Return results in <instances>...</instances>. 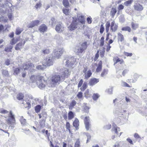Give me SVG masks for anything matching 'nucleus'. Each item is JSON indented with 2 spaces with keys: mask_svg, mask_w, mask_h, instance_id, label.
I'll return each instance as SVG.
<instances>
[{
  "mask_svg": "<svg viewBox=\"0 0 147 147\" xmlns=\"http://www.w3.org/2000/svg\"><path fill=\"white\" fill-rule=\"evenodd\" d=\"M58 70L59 73L53 75L51 78V80H49L47 85L49 87H53L57 84H59L60 81V76L59 74H61V77L67 78L70 75V71L67 68H59Z\"/></svg>",
  "mask_w": 147,
  "mask_h": 147,
  "instance_id": "f257e3e1",
  "label": "nucleus"
},
{
  "mask_svg": "<svg viewBox=\"0 0 147 147\" xmlns=\"http://www.w3.org/2000/svg\"><path fill=\"white\" fill-rule=\"evenodd\" d=\"M25 102L22 103L24 104V107L26 108L30 107L31 104L32 105H35L36 102V100L34 99L32 96L31 95H29L28 96H26L25 97Z\"/></svg>",
  "mask_w": 147,
  "mask_h": 147,
  "instance_id": "f03ea898",
  "label": "nucleus"
},
{
  "mask_svg": "<svg viewBox=\"0 0 147 147\" xmlns=\"http://www.w3.org/2000/svg\"><path fill=\"white\" fill-rule=\"evenodd\" d=\"M33 67H34L33 64L30 62L27 63L23 66L22 69L21 68L20 69L19 68L15 69L14 70V74L18 75L21 71V70L23 71L28 69H29V70H30Z\"/></svg>",
  "mask_w": 147,
  "mask_h": 147,
  "instance_id": "7ed1b4c3",
  "label": "nucleus"
},
{
  "mask_svg": "<svg viewBox=\"0 0 147 147\" xmlns=\"http://www.w3.org/2000/svg\"><path fill=\"white\" fill-rule=\"evenodd\" d=\"M76 59L74 57H69L64 60V62H65L66 65L68 67H72L76 61Z\"/></svg>",
  "mask_w": 147,
  "mask_h": 147,
  "instance_id": "20e7f679",
  "label": "nucleus"
},
{
  "mask_svg": "<svg viewBox=\"0 0 147 147\" xmlns=\"http://www.w3.org/2000/svg\"><path fill=\"white\" fill-rule=\"evenodd\" d=\"M73 19L72 22L68 27V29L71 31L74 30L77 28L78 24V19L76 17H73Z\"/></svg>",
  "mask_w": 147,
  "mask_h": 147,
  "instance_id": "39448f33",
  "label": "nucleus"
},
{
  "mask_svg": "<svg viewBox=\"0 0 147 147\" xmlns=\"http://www.w3.org/2000/svg\"><path fill=\"white\" fill-rule=\"evenodd\" d=\"M36 83L40 89H43L45 87L47 82L45 80L44 77L42 76V78L41 79L40 78L38 80Z\"/></svg>",
  "mask_w": 147,
  "mask_h": 147,
  "instance_id": "423d86ee",
  "label": "nucleus"
},
{
  "mask_svg": "<svg viewBox=\"0 0 147 147\" xmlns=\"http://www.w3.org/2000/svg\"><path fill=\"white\" fill-rule=\"evenodd\" d=\"M8 116L6 117V121L8 124H11L15 121L14 116L12 112L10 111L9 114Z\"/></svg>",
  "mask_w": 147,
  "mask_h": 147,
  "instance_id": "0eeeda50",
  "label": "nucleus"
},
{
  "mask_svg": "<svg viewBox=\"0 0 147 147\" xmlns=\"http://www.w3.org/2000/svg\"><path fill=\"white\" fill-rule=\"evenodd\" d=\"M11 0H0V7L7 8L12 6V4L9 2Z\"/></svg>",
  "mask_w": 147,
  "mask_h": 147,
  "instance_id": "6e6552de",
  "label": "nucleus"
},
{
  "mask_svg": "<svg viewBox=\"0 0 147 147\" xmlns=\"http://www.w3.org/2000/svg\"><path fill=\"white\" fill-rule=\"evenodd\" d=\"M86 44V42H84L80 47H77L76 53L78 54L82 53L87 47Z\"/></svg>",
  "mask_w": 147,
  "mask_h": 147,
  "instance_id": "1a4fd4ad",
  "label": "nucleus"
},
{
  "mask_svg": "<svg viewBox=\"0 0 147 147\" xmlns=\"http://www.w3.org/2000/svg\"><path fill=\"white\" fill-rule=\"evenodd\" d=\"M54 59L53 57H47L43 61V65L45 66H49L53 64Z\"/></svg>",
  "mask_w": 147,
  "mask_h": 147,
  "instance_id": "9d476101",
  "label": "nucleus"
},
{
  "mask_svg": "<svg viewBox=\"0 0 147 147\" xmlns=\"http://www.w3.org/2000/svg\"><path fill=\"white\" fill-rule=\"evenodd\" d=\"M64 51V49L62 48H60L58 49L55 51L54 56L55 58H59Z\"/></svg>",
  "mask_w": 147,
  "mask_h": 147,
  "instance_id": "9b49d317",
  "label": "nucleus"
},
{
  "mask_svg": "<svg viewBox=\"0 0 147 147\" xmlns=\"http://www.w3.org/2000/svg\"><path fill=\"white\" fill-rule=\"evenodd\" d=\"M55 30L57 32L60 33L64 30V28L62 23H59L56 25Z\"/></svg>",
  "mask_w": 147,
  "mask_h": 147,
  "instance_id": "f8f14e48",
  "label": "nucleus"
},
{
  "mask_svg": "<svg viewBox=\"0 0 147 147\" xmlns=\"http://www.w3.org/2000/svg\"><path fill=\"white\" fill-rule=\"evenodd\" d=\"M77 16L78 18L79 22L82 24H85V20L84 16L83 14L80 12H78L77 13Z\"/></svg>",
  "mask_w": 147,
  "mask_h": 147,
  "instance_id": "ddd939ff",
  "label": "nucleus"
},
{
  "mask_svg": "<svg viewBox=\"0 0 147 147\" xmlns=\"http://www.w3.org/2000/svg\"><path fill=\"white\" fill-rule=\"evenodd\" d=\"M90 119L89 117L86 116L85 117L84 122L85 124V128L87 130H89L91 127V125L90 123Z\"/></svg>",
  "mask_w": 147,
  "mask_h": 147,
  "instance_id": "4468645a",
  "label": "nucleus"
},
{
  "mask_svg": "<svg viewBox=\"0 0 147 147\" xmlns=\"http://www.w3.org/2000/svg\"><path fill=\"white\" fill-rule=\"evenodd\" d=\"M99 81V79L93 78L90 79L89 82V85L91 86H93Z\"/></svg>",
  "mask_w": 147,
  "mask_h": 147,
  "instance_id": "2eb2a0df",
  "label": "nucleus"
},
{
  "mask_svg": "<svg viewBox=\"0 0 147 147\" xmlns=\"http://www.w3.org/2000/svg\"><path fill=\"white\" fill-rule=\"evenodd\" d=\"M40 21L38 20H36L32 21L28 26V28H32L36 26H37L39 24Z\"/></svg>",
  "mask_w": 147,
  "mask_h": 147,
  "instance_id": "dca6fc26",
  "label": "nucleus"
},
{
  "mask_svg": "<svg viewBox=\"0 0 147 147\" xmlns=\"http://www.w3.org/2000/svg\"><path fill=\"white\" fill-rule=\"evenodd\" d=\"M42 78V76L40 75L37 76L32 75L30 77V80L33 82H37L38 80L40 78L41 79Z\"/></svg>",
  "mask_w": 147,
  "mask_h": 147,
  "instance_id": "f3484780",
  "label": "nucleus"
},
{
  "mask_svg": "<svg viewBox=\"0 0 147 147\" xmlns=\"http://www.w3.org/2000/svg\"><path fill=\"white\" fill-rule=\"evenodd\" d=\"M118 25L116 24L114 21H113L111 23L110 30L112 32H115L117 29Z\"/></svg>",
  "mask_w": 147,
  "mask_h": 147,
  "instance_id": "a211bd4d",
  "label": "nucleus"
},
{
  "mask_svg": "<svg viewBox=\"0 0 147 147\" xmlns=\"http://www.w3.org/2000/svg\"><path fill=\"white\" fill-rule=\"evenodd\" d=\"M134 7L135 9L138 11H141L143 9L142 6L138 3L134 5Z\"/></svg>",
  "mask_w": 147,
  "mask_h": 147,
  "instance_id": "6ab92c4d",
  "label": "nucleus"
},
{
  "mask_svg": "<svg viewBox=\"0 0 147 147\" xmlns=\"http://www.w3.org/2000/svg\"><path fill=\"white\" fill-rule=\"evenodd\" d=\"M73 125L76 128V130L79 129V122L78 119L76 118L75 120L73 123Z\"/></svg>",
  "mask_w": 147,
  "mask_h": 147,
  "instance_id": "aec40b11",
  "label": "nucleus"
},
{
  "mask_svg": "<svg viewBox=\"0 0 147 147\" xmlns=\"http://www.w3.org/2000/svg\"><path fill=\"white\" fill-rule=\"evenodd\" d=\"M26 42V41H24L23 42V43H22V42H19L18 44H17L15 47V49L16 50H18L19 49H22L23 46L24 45V44Z\"/></svg>",
  "mask_w": 147,
  "mask_h": 147,
  "instance_id": "412c9836",
  "label": "nucleus"
},
{
  "mask_svg": "<svg viewBox=\"0 0 147 147\" xmlns=\"http://www.w3.org/2000/svg\"><path fill=\"white\" fill-rule=\"evenodd\" d=\"M117 12L116 8H112L110 11V15L112 18H113Z\"/></svg>",
  "mask_w": 147,
  "mask_h": 147,
  "instance_id": "4be33fe9",
  "label": "nucleus"
},
{
  "mask_svg": "<svg viewBox=\"0 0 147 147\" xmlns=\"http://www.w3.org/2000/svg\"><path fill=\"white\" fill-rule=\"evenodd\" d=\"M139 75L136 73H135L133 76L134 79L130 80V82H135L137 81L138 78L139 77Z\"/></svg>",
  "mask_w": 147,
  "mask_h": 147,
  "instance_id": "5701e85b",
  "label": "nucleus"
},
{
  "mask_svg": "<svg viewBox=\"0 0 147 147\" xmlns=\"http://www.w3.org/2000/svg\"><path fill=\"white\" fill-rule=\"evenodd\" d=\"M47 29V27L45 24L41 25L39 28V30L40 32H45Z\"/></svg>",
  "mask_w": 147,
  "mask_h": 147,
  "instance_id": "b1692460",
  "label": "nucleus"
},
{
  "mask_svg": "<svg viewBox=\"0 0 147 147\" xmlns=\"http://www.w3.org/2000/svg\"><path fill=\"white\" fill-rule=\"evenodd\" d=\"M45 65H43V63L42 65H38L36 66V68L38 70H43L45 68Z\"/></svg>",
  "mask_w": 147,
  "mask_h": 147,
  "instance_id": "393cba45",
  "label": "nucleus"
},
{
  "mask_svg": "<svg viewBox=\"0 0 147 147\" xmlns=\"http://www.w3.org/2000/svg\"><path fill=\"white\" fill-rule=\"evenodd\" d=\"M83 105V106H82V108L84 109L85 112H88L89 108L87 105V104L85 103H84Z\"/></svg>",
  "mask_w": 147,
  "mask_h": 147,
  "instance_id": "a878e982",
  "label": "nucleus"
},
{
  "mask_svg": "<svg viewBox=\"0 0 147 147\" xmlns=\"http://www.w3.org/2000/svg\"><path fill=\"white\" fill-rule=\"evenodd\" d=\"M102 67V62L101 61H100L98 64V67L96 69V71L98 72L100 71Z\"/></svg>",
  "mask_w": 147,
  "mask_h": 147,
  "instance_id": "bb28decb",
  "label": "nucleus"
},
{
  "mask_svg": "<svg viewBox=\"0 0 147 147\" xmlns=\"http://www.w3.org/2000/svg\"><path fill=\"white\" fill-rule=\"evenodd\" d=\"M55 19L53 18H52L49 21V24L51 25L52 27H53L55 24Z\"/></svg>",
  "mask_w": 147,
  "mask_h": 147,
  "instance_id": "cd10ccee",
  "label": "nucleus"
},
{
  "mask_svg": "<svg viewBox=\"0 0 147 147\" xmlns=\"http://www.w3.org/2000/svg\"><path fill=\"white\" fill-rule=\"evenodd\" d=\"M75 114L72 111H69L68 113V118L69 119H71L74 118Z\"/></svg>",
  "mask_w": 147,
  "mask_h": 147,
  "instance_id": "c85d7f7f",
  "label": "nucleus"
},
{
  "mask_svg": "<svg viewBox=\"0 0 147 147\" xmlns=\"http://www.w3.org/2000/svg\"><path fill=\"white\" fill-rule=\"evenodd\" d=\"M113 87H110L106 90L105 92L109 94H113Z\"/></svg>",
  "mask_w": 147,
  "mask_h": 147,
  "instance_id": "c756f323",
  "label": "nucleus"
},
{
  "mask_svg": "<svg viewBox=\"0 0 147 147\" xmlns=\"http://www.w3.org/2000/svg\"><path fill=\"white\" fill-rule=\"evenodd\" d=\"M76 104V102L74 100H72L70 104L69 107V109L70 110H72Z\"/></svg>",
  "mask_w": 147,
  "mask_h": 147,
  "instance_id": "7c9ffc66",
  "label": "nucleus"
},
{
  "mask_svg": "<svg viewBox=\"0 0 147 147\" xmlns=\"http://www.w3.org/2000/svg\"><path fill=\"white\" fill-rule=\"evenodd\" d=\"M112 129L116 133L118 131H120L119 128L117 127V125L115 124L113 125Z\"/></svg>",
  "mask_w": 147,
  "mask_h": 147,
  "instance_id": "2f4dec72",
  "label": "nucleus"
},
{
  "mask_svg": "<svg viewBox=\"0 0 147 147\" xmlns=\"http://www.w3.org/2000/svg\"><path fill=\"white\" fill-rule=\"evenodd\" d=\"M113 60L114 62V65L117 63L119 62V61H121V62L123 61V59H120L119 58L117 57L114 58L113 59Z\"/></svg>",
  "mask_w": 147,
  "mask_h": 147,
  "instance_id": "473e14b6",
  "label": "nucleus"
},
{
  "mask_svg": "<svg viewBox=\"0 0 147 147\" xmlns=\"http://www.w3.org/2000/svg\"><path fill=\"white\" fill-rule=\"evenodd\" d=\"M131 27L132 28L135 30L138 27V24L132 22L131 23Z\"/></svg>",
  "mask_w": 147,
  "mask_h": 147,
  "instance_id": "72a5a7b5",
  "label": "nucleus"
},
{
  "mask_svg": "<svg viewBox=\"0 0 147 147\" xmlns=\"http://www.w3.org/2000/svg\"><path fill=\"white\" fill-rule=\"evenodd\" d=\"M118 40L121 42H122L124 40V38L123 35L120 33L118 34Z\"/></svg>",
  "mask_w": 147,
  "mask_h": 147,
  "instance_id": "f704fd0d",
  "label": "nucleus"
},
{
  "mask_svg": "<svg viewBox=\"0 0 147 147\" xmlns=\"http://www.w3.org/2000/svg\"><path fill=\"white\" fill-rule=\"evenodd\" d=\"M63 13L66 15H68L70 12V10L67 8H63Z\"/></svg>",
  "mask_w": 147,
  "mask_h": 147,
  "instance_id": "c9c22d12",
  "label": "nucleus"
},
{
  "mask_svg": "<svg viewBox=\"0 0 147 147\" xmlns=\"http://www.w3.org/2000/svg\"><path fill=\"white\" fill-rule=\"evenodd\" d=\"M133 2V0H129L125 2L124 4L127 6H130Z\"/></svg>",
  "mask_w": 147,
  "mask_h": 147,
  "instance_id": "e433bc0d",
  "label": "nucleus"
},
{
  "mask_svg": "<svg viewBox=\"0 0 147 147\" xmlns=\"http://www.w3.org/2000/svg\"><path fill=\"white\" fill-rule=\"evenodd\" d=\"M92 75V73L90 70L88 71L86 73H85V77L86 78H88Z\"/></svg>",
  "mask_w": 147,
  "mask_h": 147,
  "instance_id": "4c0bfd02",
  "label": "nucleus"
},
{
  "mask_svg": "<svg viewBox=\"0 0 147 147\" xmlns=\"http://www.w3.org/2000/svg\"><path fill=\"white\" fill-rule=\"evenodd\" d=\"M22 31L23 30L22 29L18 28L16 30V35H19L21 33Z\"/></svg>",
  "mask_w": 147,
  "mask_h": 147,
  "instance_id": "58836bf2",
  "label": "nucleus"
},
{
  "mask_svg": "<svg viewBox=\"0 0 147 147\" xmlns=\"http://www.w3.org/2000/svg\"><path fill=\"white\" fill-rule=\"evenodd\" d=\"M41 106L40 105H36L35 107V110L36 113H38L39 112L41 109Z\"/></svg>",
  "mask_w": 147,
  "mask_h": 147,
  "instance_id": "ea45409f",
  "label": "nucleus"
},
{
  "mask_svg": "<svg viewBox=\"0 0 147 147\" xmlns=\"http://www.w3.org/2000/svg\"><path fill=\"white\" fill-rule=\"evenodd\" d=\"M63 3L64 6L65 7H67L69 5V3L68 0H63Z\"/></svg>",
  "mask_w": 147,
  "mask_h": 147,
  "instance_id": "a19ab883",
  "label": "nucleus"
},
{
  "mask_svg": "<svg viewBox=\"0 0 147 147\" xmlns=\"http://www.w3.org/2000/svg\"><path fill=\"white\" fill-rule=\"evenodd\" d=\"M122 31H127L129 32H130L131 31V29L130 27L128 26H126L123 27L122 28Z\"/></svg>",
  "mask_w": 147,
  "mask_h": 147,
  "instance_id": "79ce46f5",
  "label": "nucleus"
},
{
  "mask_svg": "<svg viewBox=\"0 0 147 147\" xmlns=\"http://www.w3.org/2000/svg\"><path fill=\"white\" fill-rule=\"evenodd\" d=\"M87 87V84L86 82H84L82 86L80 88V89L82 91H84Z\"/></svg>",
  "mask_w": 147,
  "mask_h": 147,
  "instance_id": "37998d69",
  "label": "nucleus"
},
{
  "mask_svg": "<svg viewBox=\"0 0 147 147\" xmlns=\"http://www.w3.org/2000/svg\"><path fill=\"white\" fill-rule=\"evenodd\" d=\"M99 97V96L97 93L94 94L92 96L93 99L94 100H96Z\"/></svg>",
  "mask_w": 147,
  "mask_h": 147,
  "instance_id": "c03bdc74",
  "label": "nucleus"
},
{
  "mask_svg": "<svg viewBox=\"0 0 147 147\" xmlns=\"http://www.w3.org/2000/svg\"><path fill=\"white\" fill-rule=\"evenodd\" d=\"M20 121L21 123V124L23 125H25L26 123V119H24L22 117L20 119Z\"/></svg>",
  "mask_w": 147,
  "mask_h": 147,
  "instance_id": "a18cd8bd",
  "label": "nucleus"
},
{
  "mask_svg": "<svg viewBox=\"0 0 147 147\" xmlns=\"http://www.w3.org/2000/svg\"><path fill=\"white\" fill-rule=\"evenodd\" d=\"M42 4L40 1L38 2L37 3L36 5L35 6V7L36 9L40 8L42 6Z\"/></svg>",
  "mask_w": 147,
  "mask_h": 147,
  "instance_id": "49530a36",
  "label": "nucleus"
},
{
  "mask_svg": "<svg viewBox=\"0 0 147 147\" xmlns=\"http://www.w3.org/2000/svg\"><path fill=\"white\" fill-rule=\"evenodd\" d=\"M108 70L107 69H104L101 74V76L102 77H103L105 76L107 73Z\"/></svg>",
  "mask_w": 147,
  "mask_h": 147,
  "instance_id": "de8ad7c7",
  "label": "nucleus"
},
{
  "mask_svg": "<svg viewBox=\"0 0 147 147\" xmlns=\"http://www.w3.org/2000/svg\"><path fill=\"white\" fill-rule=\"evenodd\" d=\"M111 127V124H108L105 125L104 126V128L106 130L110 129Z\"/></svg>",
  "mask_w": 147,
  "mask_h": 147,
  "instance_id": "09e8293b",
  "label": "nucleus"
},
{
  "mask_svg": "<svg viewBox=\"0 0 147 147\" xmlns=\"http://www.w3.org/2000/svg\"><path fill=\"white\" fill-rule=\"evenodd\" d=\"M24 95L20 93L17 95V98L19 100H21L23 99Z\"/></svg>",
  "mask_w": 147,
  "mask_h": 147,
  "instance_id": "8fccbe9b",
  "label": "nucleus"
},
{
  "mask_svg": "<svg viewBox=\"0 0 147 147\" xmlns=\"http://www.w3.org/2000/svg\"><path fill=\"white\" fill-rule=\"evenodd\" d=\"M40 123L41 129H42L44 127L45 124V121H41Z\"/></svg>",
  "mask_w": 147,
  "mask_h": 147,
  "instance_id": "3c124183",
  "label": "nucleus"
},
{
  "mask_svg": "<svg viewBox=\"0 0 147 147\" xmlns=\"http://www.w3.org/2000/svg\"><path fill=\"white\" fill-rule=\"evenodd\" d=\"M85 96L86 97H89L90 95L89 94V92L88 89L86 90L84 93Z\"/></svg>",
  "mask_w": 147,
  "mask_h": 147,
  "instance_id": "603ef678",
  "label": "nucleus"
},
{
  "mask_svg": "<svg viewBox=\"0 0 147 147\" xmlns=\"http://www.w3.org/2000/svg\"><path fill=\"white\" fill-rule=\"evenodd\" d=\"M42 51L45 54H47L50 52L49 50L47 49H44L42 50Z\"/></svg>",
  "mask_w": 147,
  "mask_h": 147,
  "instance_id": "864d4df0",
  "label": "nucleus"
},
{
  "mask_svg": "<svg viewBox=\"0 0 147 147\" xmlns=\"http://www.w3.org/2000/svg\"><path fill=\"white\" fill-rule=\"evenodd\" d=\"M104 30V27L103 24H102L100 26V34H102Z\"/></svg>",
  "mask_w": 147,
  "mask_h": 147,
  "instance_id": "5fc2aeb1",
  "label": "nucleus"
},
{
  "mask_svg": "<svg viewBox=\"0 0 147 147\" xmlns=\"http://www.w3.org/2000/svg\"><path fill=\"white\" fill-rule=\"evenodd\" d=\"M124 54L127 57H131L133 55L132 53H129L126 52H124Z\"/></svg>",
  "mask_w": 147,
  "mask_h": 147,
  "instance_id": "6e6d98bb",
  "label": "nucleus"
},
{
  "mask_svg": "<svg viewBox=\"0 0 147 147\" xmlns=\"http://www.w3.org/2000/svg\"><path fill=\"white\" fill-rule=\"evenodd\" d=\"M80 141L79 139H77L76 140V142L74 146L80 145Z\"/></svg>",
  "mask_w": 147,
  "mask_h": 147,
  "instance_id": "4d7b16f0",
  "label": "nucleus"
},
{
  "mask_svg": "<svg viewBox=\"0 0 147 147\" xmlns=\"http://www.w3.org/2000/svg\"><path fill=\"white\" fill-rule=\"evenodd\" d=\"M87 20L88 23L90 24L92 23V20L91 17L90 16L87 18Z\"/></svg>",
  "mask_w": 147,
  "mask_h": 147,
  "instance_id": "13d9d810",
  "label": "nucleus"
},
{
  "mask_svg": "<svg viewBox=\"0 0 147 147\" xmlns=\"http://www.w3.org/2000/svg\"><path fill=\"white\" fill-rule=\"evenodd\" d=\"M128 70L127 69H124L122 72V74L123 76H125V74L128 72Z\"/></svg>",
  "mask_w": 147,
  "mask_h": 147,
  "instance_id": "bf43d9fd",
  "label": "nucleus"
},
{
  "mask_svg": "<svg viewBox=\"0 0 147 147\" xmlns=\"http://www.w3.org/2000/svg\"><path fill=\"white\" fill-rule=\"evenodd\" d=\"M0 112L3 114H6L8 113V111L6 110L1 109H0Z\"/></svg>",
  "mask_w": 147,
  "mask_h": 147,
  "instance_id": "052dcab7",
  "label": "nucleus"
},
{
  "mask_svg": "<svg viewBox=\"0 0 147 147\" xmlns=\"http://www.w3.org/2000/svg\"><path fill=\"white\" fill-rule=\"evenodd\" d=\"M79 98H81L83 96L82 93L81 92H79L77 95Z\"/></svg>",
  "mask_w": 147,
  "mask_h": 147,
  "instance_id": "680f3d73",
  "label": "nucleus"
},
{
  "mask_svg": "<svg viewBox=\"0 0 147 147\" xmlns=\"http://www.w3.org/2000/svg\"><path fill=\"white\" fill-rule=\"evenodd\" d=\"M99 51H98L96 53L95 55V57L94 59V61H96L97 59L99 57Z\"/></svg>",
  "mask_w": 147,
  "mask_h": 147,
  "instance_id": "e2e57ef3",
  "label": "nucleus"
},
{
  "mask_svg": "<svg viewBox=\"0 0 147 147\" xmlns=\"http://www.w3.org/2000/svg\"><path fill=\"white\" fill-rule=\"evenodd\" d=\"M122 85L124 86L128 87H130V86L129 84H128L126 82H122Z\"/></svg>",
  "mask_w": 147,
  "mask_h": 147,
  "instance_id": "0e129e2a",
  "label": "nucleus"
},
{
  "mask_svg": "<svg viewBox=\"0 0 147 147\" xmlns=\"http://www.w3.org/2000/svg\"><path fill=\"white\" fill-rule=\"evenodd\" d=\"M0 21L6 22H7V20L4 17H1L0 18Z\"/></svg>",
  "mask_w": 147,
  "mask_h": 147,
  "instance_id": "69168bd1",
  "label": "nucleus"
},
{
  "mask_svg": "<svg viewBox=\"0 0 147 147\" xmlns=\"http://www.w3.org/2000/svg\"><path fill=\"white\" fill-rule=\"evenodd\" d=\"M66 127L67 129L69 131V132H70V130L69 129L70 127V124L68 122H67L66 124Z\"/></svg>",
  "mask_w": 147,
  "mask_h": 147,
  "instance_id": "338daca9",
  "label": "nucleus"
},
{
  "mask_svg": "<svg viewBox=\"0 0 147 147\" xmlns=\"http://www.w3.org/2000/svg\"><path fill=\"white\" fill-rule=\"evenodd\" d=\"M2 74L5 76H7L8 74V71L6 70H3L2 71Z\"/></svg>",
  "mask_w": 147,
  "mask_h": 147,
  "instance_id": "774afa93",
  "label": "nucleus"
}]
</instances>
